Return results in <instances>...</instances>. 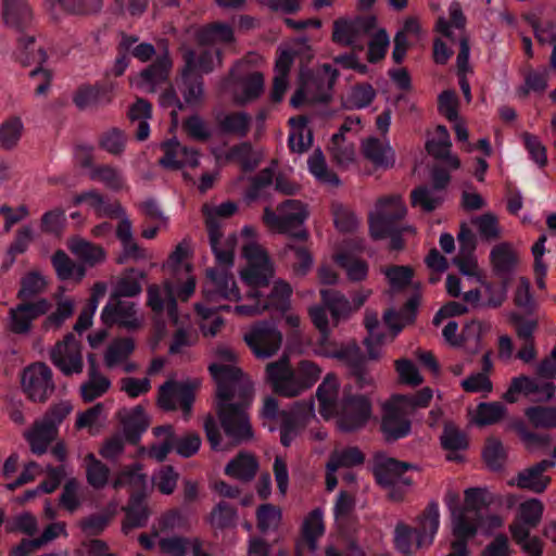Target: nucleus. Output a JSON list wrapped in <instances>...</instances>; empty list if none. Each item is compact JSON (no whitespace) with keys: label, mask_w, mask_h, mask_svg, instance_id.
I'll list each match as a JSON object with an SVG mask.
<instances>
[{"label":"nucleus","mask_w":556,"mask_h":556,"mask_svg":"<svg viewBox=\"0 0 556 556\" xmlns=\"http://www.w3.org/2000/svg\"><path fill=\"white\" fill-rule=\"evenodd\" d=\"M307 166L309 173L318 182L332 187L340 184L338 176L329 169L325 155L320 150H315L309 155Z\"/></svg>","instance_id":"56"},{"label":"nucleus","mask_w":556,"mask_h":556,"mask_svg":"<svg viewBox=\"0 0 556 556\" xmlns=\"http://www.w3.org/2000/svg\"><path fill=\"white\" fill-rule=\"evenodd\" d=\"M202 211L205 216L207 229H220L223 222L236 213L237 205L229 201L219 205L205 204Z\"/></svg>","instance_id":"62"},{"label":"nucleus","mask_w":556,"mask_h":556,"mask_svg":"<svg viewBox=\"0 0 556 556\" xmlns=\"http://www.w3.org/2000/svg\"><path fill=\"white\" fill-rule=\"evenodd\" d=\"M451 21H446L444 17H440L437 23V30L443 36L455 39H460V50L457 55V68L459 75L465 74L469 70V46L467 40L463 37V28L465 18L458 4H452L450 7Z\"/></svg>","instance_id":"19"},{"label":"nucleus","mask_w":556,"mask_h":556,"mask_svg":"<svg viewBox=\"0 0 556 556\" xmlns=\"http://www.w3.org/2000/svg\"><path fill=\"white\" fill-rule=\"evenodd\" d=\"M70 402H61L55 405L42 420L35 424L33 429L25 433L30 448L36 454H42L48 445L55 439L58 426L72 412Z\"/></svg>","instance_id":"9"},{"label":"nucleus","mask_w":556,"mask_h":556,"mask_svg":"<svg viewBox=\"0 0 556 556\" xmlns=\"http://www.w3.org/2000/svg\"><path fill=\"white\" fill-rule=\"evenodd\" d=\"M162 148L165 155L160 162L166 168L177 169L184 166L195 167L199 164L198 152L182 147L176 140L164 142Z\"/></svg>","instance_id":"34"},{"label":"nucleus","mask_w":556,"mask_h":556,"mask_svg":"<svg viewBox=\"0 0 556 556\" xmlns=\"http://www.w3.org/2000/svg\"><path fill=\"white\" fill-rule=\"evenodd\" d=\"M308 216L309 210L307 204L300 200L289 199L279 203L276 210L269 206L265 207L263 223L271 232L306 240L308 232L304 228V223Z\"/></svg>","instance_id":"5"},{"label":"nucleus","mask_w":556,"mask_h":556,"mask_svg":"<svg viewBox=\"0 0 556 556\" xmlns=\"http://www.w3.org/2000/svg\"><path fill=\"white\" fill-rule=\"evenodd\" d=\"M193 388L186 382H166L160 389V406L166 410L181 408L188 413L194 397Z\"/></svg>","instance_id":"29"},{"label":"nucleus","mask_w":556,"mask_h":556,"mask_svg":"<svg viewBox=\"0 0 556 556\" xmlns=\"http://www.w3.org/2000/svg\"><path fill=\"white\" fill-rule=\"evenodd\" d=\"M489 258L492 270L505 281L511 278L520 262L517 249L508 241L494 244Z\"/></svg>","instance_id":"26"},{"label":"nucleus","mask_w":556,"mask_h":556,"mask_svg":"<svg viewBox=\"0 0 556 556\" xmlns=\"http://www.w3.org/2000/svg\"><path fill=\"white\" fill-rule=\"evenodd\" d=\"M406 214V206L400 195L381 198L369 215L371 237L381 239L387 236L394 220Z\"/></svg>","instance_id":"15"},{"label":"nucleus","mask_w":556,"mask_h":556,"mask_svg":"<svg viewBox=\"0 0 556 556\" xmlns=\"http://www.w3.org/2000/svg\"><path fill=\"white\" fill-rule=\"evenodd\" d=\"M459 242V252L454 258V264L458 267L462 275L466 277L468 282H481L482 270L478 265L473 251L477 247V238L471 229L463 224L457 235Z\"/></svg>","instance_id":"16"},{"label":"nucleus","mask_w":556,"mask_h":556,"mask_svg":"<svg viewBox=\"0 0 556 556\" xmlns=\"http://www.w3.org/2000/svg\"><path fill=\"white\" fill-rule=\"evenodd\" d=\"M345 391H352L351 386L340 388L338 378L334 375H327L317 388L316 396L319 402V413L326 419L332 418L342 403Z\"/></svg>","instance_id":"25"},{"label":"nucleus","mask_w":556,"mask_h":556,"mask_svg":"<svg viewBox=\"0 0 556 556\" xmlns=\"http://www.w3.org/2000/svg\"><path fill=\"white\" fill-rule=\"evenodd\" d=\"M318 355L336 358L351 369V374L358 389L367 390L374 387L375 378L365 366V358L354 342L340 345V349H330L324 345Z\"/></svg>","instance_id":"11"},{"label":"nucleus","mask_w":556,"mask_h":556,"mask_svg":"<svg viewBox=\"0 0 556 556\" xmlns=\"http://www.w3.org/2000/svg\"><path fill=\"white\" fill-rule=\"evenodd\" d=\"M441 444L447 452L448 460H459L458 452L465 450L468 445L466 434L455 425L446 424L441 434Z\"/></svg>","instance_id":"49"},{"label":"nucleus","mask_w":556,"mask_h":556,"mask_svg":"<svg viewBox=\"0 0 556 556\" xmlns=\"http://www.w3.org/2000/svg\"><path fill=\"white\" fill-rule=\"evenodd\" d=\"M22 386L33 401H45L54 389L50 368L42 363L27 367L22 376Z\"/></svg>","instance_id":"21"},{"label":"nucleus","mask_w":556,"mask_h":556,"mask_svg":"<svg viewBox=\"0 0 556 556\" xmlns=\"http://www.w3.org/2000/svg\"><path fill=\"white\" fill-rule=\"evenodd\" d=\"M232 81L229 86L235 102L243 104L256 99L263 91L264 79L258 72H249L244 76L238 75V67L232 73Z\"/></svg>","instance_id":"30"},{"label":"nucleus","mask_w":556,"mask_h":556,"mask_svg":"<svg viewBox=\"0 0 556 556\" xmlns=\"http://www.w3.org/2000/svg\"><path fill=\"white\" fill-rule=\"evenodd\" d=\"M195 323L204 338H214L224 327L225 320L215 308L205 306L203 303L194 305Z\"/></svg>","instance_id":"43"},{"label":"nucleus","mask_w":556,"mask_h":556,"mask_svg":"<svg viewBox=\"0 0 556 556\" xmlns=\"http://www.w3.org/2000/svg\"><path fill=\"white\" fill-rule=\"evenodd\" d=\"M146 476L141 471L139 465L126 466L116 472L113 480V486L127 488L132 493H139L146 488Z\"/></svg>","instance_id":"51"},{"label":"nucleus","mask_w":556,"mask_h":556,"mask_svg":"<svg viewBox=\"0 0 556 556\" xmlns=\"http://www.w3.org/2000/svg\"><path fill=\"white\" fill-rule=\"evenodd\" d=\"M261 416L270 431L275 429L271 422L281 421V443L288 446L300 429L315 417L314 403L311 400L299 402L289 410L280 413L278 402L274 397H266Z\"/></svg>","instance_id":"4"},{"label":"nucleus","mask_w":556,"mask_h":556,"mask_svg":"<svg viewBox=\"0 0 556 556\" xmlns=\"http://www.w3.org/2000/svg\"><path fill=\"white\" fill-rule=\"evenodd\" d=\"M334 260L345 270L350 280L359 281L366 278L368 266L365 261L358 258L354 253L342 250L336 253Z\"/></svg>","instance_id":"55"},{"label":"nucleus","mask_w":556,"mask_h":556,"mask_svg":"<svg viewBox=\"0 0 556 556\" xmlns=\"http://www.w3.org/2000/svg\"><path fill=\"white\" fill-rule=\"evenodd\" d=\"M472 225L477 228L480 237L485 241L498 240L504 233L497 215L492 212H486L475 217Z\"/></svg>","instance_id":"59"},{"label":"nucleus","mask_w":556,"mask_h":556,"mask_svg":"<svg viewBox=\"0 0 556 556\" xmlns=\"http://www.w3.org/2000/svg\"><path fill=\"white\" fill-rule=\"evenodd\" d=\"M74 204H85L99 216H109L111 213H118V204H109L93 190L84 192L74 198Z\"/></svg>","instance_id":"64"},{"label":"nucleus","mask_w":556,"mask_h":556,"mask_svg":"<svg viewBox=\"0 0 556 556\" xmlns=\"http://www.w3.org/2000/svg\"><path fill=\"white\" fill-rule=\"evenodd\" d=\"M554 391L555 387L552 383H542L536 379L521 376L513 379L503 397L508 403L517 402L520 394L526 396L534 395L535 400L544 401L551 399L554 395Z\"/></svg>","instance_id":"28"},{"label":"nucleus","mask_w":556,"mask_h":556,"mask_svg":"<svg viewBox=\"0 0 556 556\" xmlns=\"http://www.w3.org/2000/svg\"><path fill=\"white\" fill-rule=\"evenodd\" d=\"M147 294L148 305L155 314H166L174 325L180 323L175 281L166 279L162 285H151L147 289Z\"/></svg>","instance_id":"18"},{"label":"nucleus","mask_w":556,"mask_h":556,"mask_svg":"<svg viewBox=\"0 0 556 556\" xmlns=\"http://www.w3.org/2000/svg\"><path fill=\"white\" fill-rule=\"evenodd\" d=\"M321 368L314 362L301 361L295 368L288 356L268 363L265 375L273 390L287 397L298 396L312 388L321 375Z\"/></svg>","instance_id":"3"},{"label":"nucleus","mask_w":556,"mask_h":556,"mask_svg":"<svg viewBox=\"0 0 556 556\" xmlns=\"http://www.w3.org/2000/svg\"><path fill=\"white\" fill-rule=\"evenodd\" d=\"M125 435L128 440L135 441L149 426V417L141 406L125 408L119 412Z\"/></svg>","instance_id":"46"},{"label":"nucleus","mask_w":556,"mask_h":556,"mask_svg":"<svg viewBox=\"0 0 556 556\" xmlns=\"http://www.w3.org/2000/svg\"><path fill=\"white\" fill-rule=\"evenodd\" d=\"M258 463L255 457L247 452L238 454L225 467V473L239 481H250L254 478Z\"/></svg>","instance_id":"44"},{"label":"nucleus","mask_w":556,"mask_h":556,"mask_svg":"<svg viewBox=\"0 0 556 556\" xmlns=\"http://www.w3.org/2000/svg\"><path fill=\"white\" fill-rule=\"evenodd\" d=\"M232 38L233 33L228 25L214 24L204 27L198 34L199 46L197 49L186 51L185 62L189 68L211 72L220 62L219 52L215 46L230 42Z\"/></svg>","instance_id":"6"},{"label":"nucleus","mask_w":556,"mask_h":556,"mask_svg":"<svg viewBox=\"0 0 556 556\" xmlns=\"http://www.w3.org/2000/svg\"><path fill=\"white\" fill-rule=\"evenodd\" d=\"M160 548L170 556H185L192 552L193 556H210L202 551V543L197 538L168 536L159 540Z\"/></svg>","instance_id":"40"},{"label":"nucleus","mask_w":556,"mask_h":556,"mask_svg":"<svg viewBox=\"0 0 556 556\" xmlns=\"http://www.w3.org/2000/svg\"><path fill=\"white\" fill-rule=\"evenodd\" d=\"M110 88L104 85H84L74 94V103L79 109H88L110 101Z\"/></svg>","instance_id":"47"},{"label":"nucleus","mask_w":556,"mask_h":556,"mask_svg":"<svg viewBox=\"0 0 556 556\" xmlns=\"http://www.w3.org/2000/svg\"><path fill=\"white\" fill-rule=\"evenodd\" d=\"M447 174L435 173L432 187L421 186L412 192V205L426 212L435 210L443 201L442 189L448 182Z\"/></svg>","instance_id":"32"},{"label":"nucleus","mask_w":556,"mask_h":556,"mask_svg":"<svg viewBox=\"0 0 556 556\" xmlns=\"http://www.w3.org/2000/svg\"><path fill=\"white\" fill-rule=\"evenodd\" d=\"M210 242L218 266L229 268L233 265L235 248L238 236L229 233L224 236L220 229H207Z\"/></svg>","instance_id":"35"},{"label":"nucleus","mask_w":556,"mask_h":556,"mask_svg":"<svg viewBox=\"0 0 556 556\" xmlns=\"http://www.w3.org/2000/svg\"><path fill=\"white\" fill-rule=\"evenodd\" d=\"M172 67L167 55L159 56L154 64L130 78V85L144 92H155L166 83Z\"/></svg>","instance_id":"27"},{"label":"nucleus","mask_w":556,"mask_h":556,"mask_svg":"<svg viewBox=\"0 0 556 556\" xmlns=\"http://www.w3.org/2000/svg\"><path fill=\"white\" fill-rule=\"evenodd\" d=\"M293 61V54L288 49H280L275 66V79L271 97L275 101H280L287 91V74Z\"/></svg>","instance_id":"50"},{"label":"nucleus","mask_w":556,"mask_h":556,"mask_svg":"<svg viewBox=\"0 0 556 556\" xmlns=\"http://www.w3.org/2000/svg\"><path fill=\"white\" fill-rule=\"evenodd\" d=\"M410 467L409 464L393 458L381 457L376 460L374 472L377 482L388 490L392 500H400L412 484V479L406 475Z\"/></svg>","instance_id":"13"},{"label":"nucleus","mask_w":556,"mask_h":556,"mask_svg":"<svg viewBox=\"0 0 556 556\" xmlns=\"http://www.w3.org/2000/svg\"><path fill=\"white\" fill-rule=\"evenodd\" d=\"M256 525L262 533H269L278 530L282 511L278 506L270 503L262 504L255 511Z\"/></svg>","instance_id":"58"},{"label":"nucleus","mask_w":556,"mask_h":556,"mask_svg":"<svg viewBox=\"0 0 556 556\" xmlns=\"http://www.w3.org/2000/svg\"><path fill=\"white\" fill-rule=\"evenodd\" d=\"M361 152L365 160L379 169H390L396 162L395 151L387 137H366L361 142Z\"/></svg>","instance_id":"24"},{"label":"nucleus","mask_w":556,"mask_h":556,"mask_svg":"<svg viewBox=\"0 0 556 556\" xmlns=\"http://www.w3.org/2000/svg\"><path fill=\"white\" fill-rule=\"evenodd\" d=\"M51 15L59 18L64 13L86 14L98 11L101 0H45Z\"/></svg>","instance_id":"41"},{"label":"nucleus","mask_w":556,"mask_h":556,"mask_svg":"<svg viewBox=\"0 0 556 556\" xmlns=\"http://www.w3.org/2000/svg\"><path fill=\"white\" fill-rule=\"evenodd\" d=\"M445 504L451 511L452 517V530L454 535L463 541L471 538L477 533V526L475 522L466 523V514L463 511V507L459 504V496L456 492L450 491L445 495Z\"/></svg>","instance_id":"37"},{"label":"nucleus","mask_w":556,"mask_h":556,"mask_svg":"<svg viewBox=\"0 0 556 556\" xmlns=\"http://www.w3.org/2000/svg\"><path fill=\"white\" fill-rule=\"evenodd\" d=\"M70 251L79 260L88 265H96L104 260L102 248L90 243L83 238H72L67 242Z\"/></svg>","instance_id":"52"},{"label":"nucleus","mask_w":556,"mask_h":556,"mask_svg":"<svg viewBox=\"0 0 556 556\" xmlns=\"http://www.w3.org/2000/svg\"><path fill=\"white\" fill-rule=\"evenodd\" d=\"M370 415V402L366 395L345 391L341 406L332 418H336L337 426L340 430L355 431L366 425Z\"/></svg>","instance_id":"12"},{"label":"nucleus","mask_w":556,"mask_h":556,"mask_svg":"<svg viewBox=\"0 0 556 556\" xmlns=\"http://www.w3.org/2000/svg\"><path fill=\"white\" fill-rule=\"evenodd\" d=\"M554 463L543 460L535 466L521 471L516 480H511L509 484H516L522 489H529L533 492H542L547 486L549 479L544 476V471L552 467Z\"/></svg>","instance_id":"39"},{"label":"nucleus","mask_w":556,"mask_h":556,"mask_svg":"<svg viewBox=\"0 0 556 556\" xmlns=\"http://www.w3.org/2000/svg\"><path fill=\"white\" fill-rule=\"evenodd\" d=\"M2 20L7 27L20 33L17 45L20 51L35 47V35L29 33L33 13L25 0H3Z\"/></svg>","instance_id":"10"},{"label":"nucleus","mask_w":556,"mask_h":556,"mask_svg":"<svg viewBox=\"0 0 556 556\" xmlns=\"http://www.w3.org/2000/svg\"><path fill=\"white\" fill-rule=\"evenodd\" d=\"M192 248L188 240L180 241L169 253L161 268L176 282V295L180 301H188L195 292L197 278L191 263Z\"/></svg>","instance_id":"7"},{"label":"nucleus","mask_w":556,"mask_h":556,"mask_svg":"<svg viewBox=\"0 0 556 556\" xmlns=\"http://www.w3.org/2000/svg\"><path fill=\"white\" fill-rule=\"evenodd\" d=\"M323 517L324 514L320 509H314L304 519L302 526V540L298 545L300 553H303L305 549L309 553L315 552L317 547V540L325 531Z\"/></svg>","instance_id":"38"},{"label":"nucleus","mask_w":556,"mask_h":556,"mask_svg":"<svg viewBox=\"0 0 556 556\" xmlns=\"http://www.w3.org/2000/svg\"><path fill=\"white\" fill-rule=\"evenodd\" d=\"M376 28V18L367 16H342L333 22L332 40L352 50H364L368 35Z\"/></svg>","instance_id":"8"},{"label":"nucleus","mask_w":556,"mask_h":556,"mask_svg":"<svg viewBox=\"0 0 556 556\" xmlns=\"http://www.w3.org/2000/svg\"><path fill=\"white\" fill-rule=\"evenodd\" d=\"M50 357L55 367L64 375L80 374L84 368V359L80 343L74 334L68 333L58 342L50 352Z\"/></svg>","instance_id":"17"},{"label":"nucleus","mask_w":556,"mask_h":556,"mask_svg":"<svg viewBox=\"0 0 556 556\" xmlns=\"http://www.w3.org/2000/svg\"><path fill=\"white\" fill-rule=\"evenodd\" d=\"M243 341L256 358L265 359L280 350L282 333L274 324L258 321L244 332Z\"/></svg>","instance_id":"14"},{"label":"nucleus","mask_w":556,"mask_h":556,"mask_svg":"<svg viewBox=\"0 0 556 556\" xmlns=\"http://www.w3.org/2000/svg\"><path fill=\"white\" fill-rule=\"evenodd\" d=\"M543 513V504L539 500H528L520 504L517 517L511 526H521L528 528H534L541 520Z\"/></svg>","instance_id":"61"},{"label":"nucleus","mask_w":556,"mask_h":556,"mask_svg":"<svg viewBox=\"0 0 556 556\" xmlns=\"http://www.w3.org/2000/svg\"><path fill=\"white\" fill-rule=\"evenodd\" d=\"M256 229L252 226H244L240 232L242 239V254L245 265L240 270L241 280L249 287L244 296L232 278L225 270L208 268L206 279L202 287V294L206 301L216 302L226 300L230 302L245 301L230 308L220 306V309L231 311L240 317H252L263 314L270 306L283 313L286 324L291 328L300 326V317L289 311V298L291 288L285 281H276L273 288L270 300L264 299L261 289L266 287L274 277V265L267 252L256 242Z\"/></svg>","instance_id":"1"},{"label":"nucleus","mask_w":556,"mask_h":556,"mask_svg":"<svg viewBox=\"0 0 556 556\" xmlns=\"http://www.w3.org/2000/svg\"><path fill=\"white\" fill-rule=\"evenodd\" d=\"M101 319L104 324H118L127 329H137L142 325L143 318L136 303L113 298L103 307Z\"/></svg>","instance_id":"22"},{"label":"nucleus","mask_w":556,"mask_h":556,"mask_svg":"<svg viewBox=\"0 0 556 556\" xmlns=\"http://www.w3.org/2000/svg\"><path fill=\"white\" fill-rule=\"evenodd\" d=\"M403 400L390 397L383 405L382 430L387 439L397 440L410 431V414L403 407Z\"/></svg>","instance_id":"20"},{"label":"nucleus","mask_w":556,"mask_h":556,"mask_svg":"<svg viewBox=\"0 0 556 556\" xmlns=\"http://www.w3.org/2000/svg\"><path fill=\"white\" fill-rule=\"evenodd\" d=\"M60 279L79 281L85 276L84 266L73 262L63 251H58L52 258Z\"/></svg>","instance_id":"60"},{"label":"nucleus","mask_w":556,"mask_h":556,"mask_svg":"<svg viewBox=\"0 0 556 556\" xmlns=\"http://www.w3.org/2000/svg\"><path fill=\"white\" fill-rule=\"evenodd\" d=\"M440 526V511L437 504H429L418 517L417 527L413 531L417 535L418 546H430Z\"/></svg>","instance_id":"36"},{"label":"nucleus","mask_w":556,"mask_h":556,"mask_svg":"<svg viewBox=\"0 0 556 556\" xmlns=\"http://www.w3.org/2000/svg\"><path fill=\"white\" fill-rule=\"evenodd\" d=\"M238 352L219 343L212 350L208 370L216 383V407L226 435L240 443L252 437L245 407L252 399V384L237 366Z\"/></svg>","instance_id":"2"},{"label":"nucleus","mask_w":556,"mask_h":556,"mask_svg":"<svg viewBox=\"0 0 556 556\" xmlns=\"http://www.w3.org/2000/svg\"><path fill=\"white\" fill-rule=\"evenodd\" d=\"M329 151L333 161L341 168H348L356 161L354 143L349 138H342V134L332 136Z\"/></svg>","instance_id":"48"},{"label":"nucleus","mask_w":556,"mask_h":556,"mask_svg":"<svg viewBox=\"0 0 556 556\" xmlns=\"http://www.w3.org/2000/svg\"><path fill=\"white\" fill-rule=\"evenodd\" d=\"M49 308L50 303L46 299L21 303L10 309L8 327L14 333H27L31 329L33 321L46 314Z\"/></svg>","instance_id":"23"},{"label":"nucleus","mask_w":556,"mask_h":556,"mask_svg":"<svg viewBox=\"0 0 556 556\" xmlns=\"http://www.w3.org/2000/svg\"><path fill=\"white\" fill-rule=\"evenodd\" d=\"M480 285H483V276L481 277V282L479 283L468 282L464 275L463 279L452 275H450L446 279V290L448 294L452 296H459L462 294V290L466 289L463 294V299L467 304L472 306L477 305L480 300V291L478 289Z\"/></svg>","instance_id":"53"},{"label":"nucleus","mask_w":556,"mask_h":556,"mask_svg":"<svg viewBox=\"0 0 556 556\" xmlns=\"http://www.w3.org/2000/svg\"><path fill=\"white\" fill-rule=\"evenodd\" d=\"M469 414L472 422L486 426L500 421L506 414V407L500 402L480 403Z\"/></svg>","instance_id":"57"},{"label":"nucleus","mask_w":556,"mask_h":556,"mask_svg":"<svg viewBox=\"0 0 556 556\" xmlns=\"http://www.w3.org/2000/svg\"><path fill=\"white\" fill-rule=\"evenodd\" d=\"M128 116L132 122H138L136 132L138 140L147 139L150 134V127L147 121L151 117V104L144 99H137L129 108Z\"/></svg>","instance_id":"63"},{"label":"nucleus","mask_w":556,"mask_h":556,"mask_svg":"<svg viewBox=\"0 0 556 556\" xmlns=\"http://www.w3.org/2000/svg\"><path fill=\"white\" fill-rule=\"evenodd\" d=\"M25 132L24 122L21 116L11 115L0 123V148L12 151L20 144Z\"/></svg>","instance_id":"45"},{"label":"nucleus","mask_w":556,"mask_h":556,"mask_svg":"<svg viewBox=\"0 0 556 556\" xmlns=\"http://www.w3.org/2000/svg\"><path fill=\"white\" fill-rule=\"evenodd\" d=\"M290 123L289 144L293 152L303 153L312 143V132L303 116L292 117Z\"/></svg>","instance_id":"54"},{"label":"nucleus","mask_w":556,"mask_h":556,"mask_svg":"<svg viewBox=\"0 0 556 556\" xmlns=\"http://www.w3.org/2000/svg\"><path fill=\"white\" fill-rule=\"evenodd\" d=\"M323 70H324V75L320 79H317L311 75H308L306 77L304 74H302V86L291 99V104L293 106H298L301 103H303L304 101L316 100L318 97L316 94L312 93V89L314 87L319 88L320 85L326 84L327 86H329L330 84H332V81L334 80L336 75H337L336 71L327 65H325L323 67Z\"/></svg>","instance_id":"42"},{"label":"nucleus","mask_w":556,"mask_h":556,"mask_svg":"<svg viewBox=\"0 0 556 556\" xmlns=\"http://www.w3.org/2000/svg\"><path fill=\"white\" fill-rule=\"evenodd\" d=\"M20 58L24 62L38 64V67L29 73L31 83L34 84L35 93L37 96H45L49 90L52 79V71L43 64L47 61V53L41 47H31L28 50H22Z\"/></svg>","instance_id":"31"},{"label":"nucleus","mask_w":556,"mask_h":556,"mask_svg":"<svg viewBox=\"0 0 556 556\" xmlns=\"http://www.w3.org/2000/svg\"><path fill=\"white\" fill-rule=\"evenodd\" d=\"M451 138L447 129L444 126H437L428 134L426 149L435 159L446 160L451 168H458L460 161L456 155L451 154Z\"/></svg>","instance_id":"33"}]
</instances>
